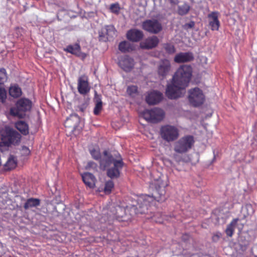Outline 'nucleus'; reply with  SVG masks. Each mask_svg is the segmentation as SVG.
Returning <instances> with one entry per match:
<instances>
[{"label": "nucleus", "instance_id": "obj_1", "mask_svg": "<svg viewBox=\"0 0 257 257\" xmlns=\"http://www.w3.org/2000/svg\"><path fill=\"white\" fill-rule=\"evenodd\" d=\"M191 75L192 68L190 66L182 65L179 68L172 81L167 85L166 91L167 97L170 99H175L183 96Z\"/></svg>", "mask_w": 257, "mask_h": 257}, {"label": "nucleus", "instance_id": "obj_2", "mask_svg": "<svg viewBox=\"0 0 257 257\" xmlns=\"http://www.w3.org/2000/svg\"><path fill=\"white\" fill-rule=\"evenodd\" d=\"M150 187L154 190L152 196L143 195L138 198V206L142 209L141 213H145V209H148V206L153 204L155 200L158 202H163L165 200V184L160 178L152 181Z\"/></svg>", "mask_w": 257, "mask_h": 257}, {"label": "nucleus", "instance_id": "obj_3", "mask_svg": "<svg viewBox=\"0 0 257 257\" xmlns=\"http://www.w3.org/2000/svg\"><path fill=\"white\" fill-rule=\"evenodd\" d=\"M104 158L101 160L100 162V168L105 169L109 166L107 174L111 178H117L119 176V170L122 168V162L121 160H115L111 157L108 155L107 152H104Z\"/></svg>", "mask_w": 257, "mask_h": 257}, {"label": "nucleus", "instance_id": "obj_4", "mask_svg": "<svg viewBox=\"0 0 257 257\" xmlns=\"http://www.w3.org/2000/svg\"><path fill=\"white\" fill-rule=\"evenodd\" d=\"M2 140L6 146L17 144L20 142L21 135L9 126H6L1 131Z\"/></svg>", "mask_w": 257, "mask_h": 257}, {"label": "nucleus", "instance_id": "obj_5", "mask_svg": "<svg viewBox=\"0 0 257 257\" xmlns=\"http://www.w3.org/2000/svg\"><path fill=\"white\" fill-rule=\"evenodd\" d=\"M31 106L32 103L30 100L21 98L17 101L16 107L11 109L10 113L13 116L22 118L25 116V112L31 109Z\"/></svg>", "mask_w": 257, "mask_h": 257}, {"label": "nucleus", "instance_id": "obj_6", "mask_svg": "<svg viewBox=\"0 0 257 257\" xmlns=\"http://www.w3.org/2000/svg\"><path fill=\"white\" fill-rule=\"evenodd\" d=\"M188 99L190 105L194 107H198L203 104L205 97L201 89L195 87L188 90Z\"/></svg>", "mask_w": 257, "mask_h": 257}, {"label": "nucleus", "instance_id": "obj_7", "mask_svg": "<svg viewBox=\"0 0 257 257\" xmlns=\"http://www.w3.org/2000/svg\"><path fill=\"white\" fill-rule=\"evenodd\" d=\"M140 115L147 121L151 122H157L163 119L164 112L161 109L154 108L151 110L146 109L140 112Z\"/></svg>", "mask_w": 257, "mask_h": 257}, {"label": "nucleus", "instance_id": "obj_8", "mask_svg": "<svg viewBox=\"0 0 257 257\" xmlns=\"http://www.w3.org/2000/svg\"><path fill=\"white\" fill-rule=\"evenodd\" d=\"M193 143L192 137H184L175 144V151L179 153H185L191 148Z\"/></svg>", "mask_w": 257, "mask_h": 257}, {"label": "nucleus", "instance_id": "obj_9", "mask_svg": "<svg viewBox=\"0 0 257 257\" xmlns=\"http://www.w3.org/2000/svg\"><path fill=\"white\" fill-rule=\"evenodd\" d=\"M161 135L165 140L172 141L178 138V132L175 127L168 125L162 127Z\"/></svg>", "mask_w": 257, "mask_h": 257}, {"label": "nucleus", "instance_id": "obj_10", "mask_svg": "<svg viewBox=\"0 0 257 257\" xmlns=\"http://www.w3.org/2000/svg\"><path fill=\"white\" fill-rule=\"evenodd\" d=\"M144 30L151 33L157 34L162 29L161 24L156 20H149L143 23Z\"/></svg>", "mask_w": 257, "mask_h": 257}, {"label": "nucleus", "instance_id": "obj_11", "mask_svg": "<svg viewBox=\"0 0 257 257\" xmlns=\"http://www.w3.org/2000/svg\"><path fill=\"white\" fill-rule=\"evenodd\" d=\"M78 91L81 94H86L89 92L90 86L88 83V78L86 75H82L78 79Z\"/></svg>", "mask_w": 257, "mask_h": 257}, {"label": "nucleus", "instance_id": "obj_12", "mask_svg": "<svg viewBox=\"0 0 257 257\" xmlns=\"http://www.w3.org/2000/svg\"><path fill=\"white\" fill-rule=\"evenodd\" d=\"M118 65L124 71L129 72L134 68L135 62L131 57L124 56L119 59Z\"/></svg>", "mask_w": 257, "mask_h": 257}, {"label": "nucleus", "instance_id": "obj_13", "mask_svg": "<svg viewBox=\"0 0 257 257\" xmlns=\"http://www.w3.org/2000/svg\"><path fill=\"white\" fill-rule=\"evenodd\" d=\"M219 13L213 12L208 15L209 25L212 31H217L220 26L218 20Z\"/></svg>", "mask_w": 257, "mask_h": 257}, {"label": "nucleus", "instance_id": "obj_14", "mask_svg": "<svg viewBox=\"0 0 257 257\" xmlns=\"http://www.w3.org/2000/svg\"><path fill=\"white\" fill-rule=\"evenodd\" d=\"M116 34V31L112 25L105 26L99 32L101 39L106 38L107 39L113 37Z\"/></svg>", "mask_w": 257, "mask_h": 257}, {"label": "nucleus", "instance_id": "obj_15", "mask_svg": "<svg viewBox=\"0 0 257 257\" xmlns=\"http://www.w3.org/2000/svg\"><path fill=\"white\" fill-rule=\"evenodd\" d=\"M163 98L162 94L157 91H153L148 93L146 100L149 104H156L159 103Z\"/></svg>", "mask_w": 257, "mask_h": 257}, {"label": "nucleus", "instance_id": "obj_16", "mask_svg": "<svg viewBox=\"0 0 257 257\" xmlns=\"http://www.w3.org/2000/svg\"><path fill=\"white\" fill-rule=\"evenodd\" d=\"M80 122V117L78 115L74 114H71L67 118L65 122V125L67 127H72V131H74L78 127V124Z\"/></svg>", "mask_w": 257, "mask_h": 257}, {"label": "nucleus", "instance_id": "obj_17", "mask_svg": "<svg viewBox=\"0 0 257 257\" xmlns=\"http://www.w3.org/2000/svg\"><path fill=\"white\" fill-rule=\"evenodd\" d=\"M159 39L156 36L149 37L141 43V47L145 49H152L157 46Z\"/></svg>", "mask_w": 257, "mask_h": 257}, {"label": "nucleus", "instance_id": "obj_18", "mask_svg": "<svg viewBox=\"0 0 257 257\" xmlns=\"http://www.w3.org/2000/svg\"><path fill=\"white\" fill-rule=\"evenodd\" d=\"M127 38L133 42L140 41L143 37V32L137 29H132L127 32Z\"/></svg>", "mask_w": 257, "mask_h": 257}, {"label": "nucleus", "instance_id": "obj_19", "mask_svg": "<svg viewBox=\"0 0 257 257\" xmlns=\"http://www.w3.org/2000/svg\"><path fill=\"white\" fill-rule=\"evenodd\" d=\"M82 178L84 183L90 188H93L95 186V178L90 173H85L82 175Z\"/></svg>", "mask_w": 257, "mask_h": 257}, {"label": "nucleus", "instance_id": "obj_20", "mask_svg": "<svg viewBox=\"0 0 257 257\" xmlns=\"http://www.w3.org/2000/svg\"><path fill=\"white\" fill-rule=\"evenodd\" d=\"M193 58V55L190 53H180L175 56L174 61L177 63H182L190 61Z\"/></svg>", "mask_w": 257, "mask_h": 257}, {"label": "nucleus", "instance_id": "obj_21", "mask_svg": "<svg viewBox=\"0 0 257 257\" xmlns=\"http://www.w3.org/2000/svg\"><path fill=\"white\" fill-rule=\"evenodd\" d=\"M170 69V63L167 60L161 61L158 68V73L160 75L165 76L169 72Z\"/></svg>", "mask_w": 257, "mask_h": 257}, {"label": "nucleus", "instance_id": "obj_22", "mask_svg": "<svg viewBox=\"0 0 257 257\" xmlns=\"http://www.w3.org/2000/svg\"><path fill=\"white\" fill-rule=\"evenodd\" d=\"M126 210H127V208L125 209L118 206L116 209V213L115 217L116 219L119 221H125L130 219V217H127L126 214H125Z\"/></svg>", "mask_w": 257, "mask_h": 257}, {"label": "nucleus", "instance_id": "obj_23", "mask_svg": "<svg viewBox=\"0 0 257 257\" xmlns=\"http://www.w3.org/2000/svg\"><path fill=\"white\" fill-rule=\"evenodd\" d=\"M16 127L23 135H26L29 133L28 124L24 121H19L15 124Z\"/></svg>", "mask_w": 257, "mask_h": 257}, {"label": "nucleus", "instance_id": "obj_24", "mask_svg": "<svg viewBox=\"0 0 257 257\" xmlns=\"http://www.w3.org/2000/svg\"><path fill=\"white\" fill-rule=\"evenodd\" d=\"M119 50L122 52H127L133 51L135 48L133 44L128 42L123 41L119 43Z\"/></svg>", "mask_w": 257, "mask_h": 257}, {"label": "nucleus", "instance_id": "obj_25", "mask_svg": "<svg viewBox=\"0 0 257 257\" xmlns=\"http://www.w3.org/2000/svg\"><path fill=\"white\" fill-rule=\"evenodd\" d=\"M238 221V218H235L227 226L225 232L227 236L231 237L234 233V229Z\"/></svg>", "mask_w": 257, "mask_h": 257}, {"label": "nucleus", "instance_id": "obj_26", "mask_svg": "<svg viewBox=\"0 0 257 257\" xmlns=\"http://www.w3.org/2000/svg\"><path fill=\"white\" fill-rule=\"evenodd\" d=\"M9 94L14 98H18L22 94V90L17 85H12L9 88Z\"/></svg>", "mask_w": 257, "mask_h": 257}, {"label": "nucleus", "instance_id": "obj_27", "mask_svg": "<svg viewBox=\"0 0 257 257\" xmlns=\"http://www.w3.org/2000/svg\"><path fill=\"white\" fill-rule=\"evenodd\" d=\"M190 10V6L187 4H184L178 7L177 13L179 15L184 16L187 14Z\"/></svg>", "mask_w": 257, "mask_h": 257}, {"label": "nucleus", "instance_id": "obj_28", "mask_svg": "<svg viewBox=\"0 0 257 257\" xmlns=\"http://www.w3.org/2000/svg\"><path fill=\"white\" fill-rule=\"evenodd\" d=\"M40 204V200L37 199L31 198L28 200L25 204L24 207L25 209H28L31 207H36Z\"/></svg>", "mask_w": 257, "mask_h": 257}, {"label": "nucleus", "instance_id": "obj_29", "mask_svg": "<svg viewBox=\"0 0 257 257\" xmlns=\"http://www.w3.org/2000/svg\"><path fill=\"white\" fill-rule=\"evenodd\" d=\"M138 93V87L136 85H130L127 87L126 94L128 96L134 97Z\"/></svg>", "mask_w": 257, "mask_h": 257}, {"label": "nucleus", "instance_id": "obj_30", "mask_svg": "<svg viewBox=\"0 0 257 257\" xmlns=\"http://www.w3.org/2000/svg\"><path fill=\"white\" fill-rule=\"evenodd\" d=\"M17 160L13 156H11L8 160L5 166L7 169L11 170L15 168L17 166Z\"/></svg>", "mask_w": 257, "mask_h": 257}, {"label": "nucleus", "instance_id": "obj_31", "mask_svg": "<svg viewBox=\"0 0 257 257\" xmlns=\"http://www.w3.org/2000/svg\"><path fill=\"white\" fill-rule=\"evenodd\" d=\"M65 51L73 54L78 55L80 52V47L78 44H75L73 46H68Z\"/></svg>", "mask_w": 257, "mask_h": 257}, {"label": "nucleus", "instance_id": "obj_32", "mask_svg": "<svg viewBox=\"0 0 257 257\" xmlns=\"http://www.w3.org/2000/svg\"><path fill=\"white\" fill-rule=\"evenodd\" d=\"M102 109V102L100 99L98 97H96V104L94 109V113L98 115Z\"/></svg>", "mask_w": 257, "mask_h": 257}, {"label": "nucleus", "instance_id": "obj_33", "mask_svg": "<svg viewBox=\"0 0 257 257\" xmlns=\"http://www.w3.org/2000/svg\"><path fill=\"white\" fill-rule=\"evenodd\" d=\"M114 187V183L111 180L106 182L104 188V192L105 194H109Z\"/></svg>", "mask_w": 257, "mask_h": 257}, {"label": "nucleus", "instance_id": "obj_34", "mask_svg": "<svg viewBox=\"0 0 257 257\" xmlns=\"http://www.w3.org/2000/svg\"><path fill=\"white\" fill-rule=\"evenodd\" d=\"M7 98V92L4 88L0 86V101L4 103Z\"/></svg>", "mask_w": 257, "mask_h": 257}, {"label": "nucleus", "instance_id": "obj_35", "mask_svg": "<svg viewBox=\"0 0 257 257\" xmlns=\"http://www.w3.org/2000/svg\"><path fill=\"white\" fill-rule=\"evenodd\" d=\"M7 79V76L6 74V71L5 69H0V84H2L6 81Z\"/></svg>", "mask_w": 257, "mask_h": 257}, {"label": "nucleus", "instance_id": "obj_36", "mask_svg": "<svg viewBox=\"0 0 257 257\" xmlns=\"http://www.w3.org/2000/svg\"><path fill=\"white\" fill-rule=\"evenodd\" d=\"M90 153L94 159L97 160L100 158V154L98 150L94 149H90Z\"/></svg>", "mask_w": 257, "mask_h": 257}, {"label": "nucleus", "instance_id": "obj_37", "mask_svg": "<svg viewBox=\"0 0 257 257\" xmlns=\"http://www.w3.org/2000/svg\"><path fill=\"white\" fill-rule=\"evenodd\" d=\"M110 10L111 12L117 14L119 11V7L118 4H112L110 6Z\"/></svg>", "mask_w": 257, "mask_h": 257}, {"label": "nucleus", "instance_id": "obj_38", "mask_svg": "<svg viewBox=\"0 0 257 257\" xmlns=\"http://www.w3.org/2000/svg\"><path fill=\"white\" fill-rule=\"evenodd\" d=\"M97 168V165L92 162H89L86 166V169L88 170H95Z\"/></svg>", "mask_w": 257, "mask_h": 257}, {"label": "nucleus", "instance_id": "obj_39", "mask_svg": "<svg viewBox=\"0 0 257 257\" xmlns=\"http://www.w3.org/2000/svg\"><path fill=\"white\" fill-rule=\"evenodd\" d=\"M165 50L169 53H173L175 52L174 47L171 44H167L165 47Z\"/></svg>", "mask_w": 257, "mask_h": 257}, {"label": "nucleus", "instance_id": "obj_40", "mask_svg": "<svg viewBox=\"0 0 257 257\" xmlns=\"http://www.w3.org/2000/svg\"><path fill=\"white\" fill-rule=\"evenodd\" d=\"M30 151L27 147H23L21 150V154L24 156H28L30 154Z\"/></svg>", "mask_w": 257, "mask_h": 257}, {"label": "nucleus", "instance_id": "obj_41", "mask_svg": "<svg viewBox=\"0 0 257 257\" xmlns=\"http://www.w3.org/2000/svg\"><path fill=\"white\" fill-rule=\"evenodd\" d=\"M154 220L157 222H159V223H162L163 221L162 219H156V217H154Z\"/></svg>", "mask_w": 257, "mask_h": 257}, {"label": "nucleus", "instance_id": "obj_42", "mask_svg": "<svg viewBox=\"0 0 257 257\" xmlns=\"http://www.w3.org/2000/svg\"><path fill=\"white\" fill-rule=\"evenodd\" d=\"M187 25H188V26L189 27H190V28H192V27H193L194 26V22H191L190 23H189V24H187Z\"/></svg>", "mask_w": 257, "mask_h": 257}, {"label": "nucleus", "instance_id": "obj_43", "mask_svg": "<svg viewBox=\"0 0 257 257\" xmlns=\"http://www.w3.org/2000/svg\"><path fill=\"white\" fill-rule=\"evenodd\" d=\"M172 4H176L177 3V0H169Z\"/></svg>", "mask_w": 257, "mask_h": 257}, {"label": "nucleus", "instance_id": "obj_44", "mask_svg": "<svg viewBox=\"0 0 257 257\" xmlns=\"http://www.w3.org/2000/svg\"><path fill=\"white\" fill-rule=\"evenodd\" d=\"M112 126H113V127H114L115 123H114V122L112 123Z\"/></svg>", "mask_w": 257, "mask_h": 257}, {"label": "nucleus", "instance_id": "obj_45", "mask_svg": "<svg viewBox=\"0 0 257 257\" xmlns=\"http://www.w3.org/2000/svg\"><path fill=\"white\" fill-rule=\"evenodd\" d=\"M255 257H257V255L255 256Z\"/></svg>", "mask_w": 257, "mask_h": 257}]
</instances>
